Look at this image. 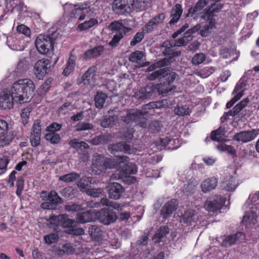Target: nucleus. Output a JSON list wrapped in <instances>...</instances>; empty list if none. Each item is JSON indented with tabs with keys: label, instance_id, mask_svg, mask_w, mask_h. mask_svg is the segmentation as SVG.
<instances>
[{
	"label": "nucleus",
	"instance_id": "f257e3e1",
	"mask_svg": "<svg viewBox=\"0 0 259 259\" xmlns=\"http://www.w3.org/2000/svg\"><path fill=\"white\" fill-rule=\"evenodd\" d=\"M35 85L29 78L20 79L15 82L11 91L4 90L0 93V107L4 110L11 109L14 102H28L33 96Z\"/></svg>",
	"mask_w": 259,
	"mask_h": 259
},
{
	"label": "nucleus",
	"instance_id": "f03ea898",
	"mask_svg": "<svg viewBox=\"0 0 259 259\" xmlns=\"http://www.w3.org/2000/svg\"><path fill=\"white\" fill-rule=\"evenodd\" d=\"M148 7V2L144 0H114L112 9L115 14L125 15L130 13L135 8L137 11L145 10Z\"/></svg>",
	"mask_w": 259,
	"mask_h": 259
},
{
	"label": "nucleus",
	"instance_id": "7ed1b4c3",
	"mask_svg": "<svg viewBox=\"0 0 259 259\" xmlns=\"http://www.w3.org/2000/svg\"><path fill=\"white\" fill-rule=\"evenodd\" d=\"M57 31L48 34H40L35 39V44L38 52L42 55H47L54 51V44L59 37Z\"/></svg>",
	"mask_w": 259,
	"mask_h": 259
},
{
	"label": "nucleus",
	"instance_id": "20e7f679",
	"mask_svg": "<svg viewBox=\"0 0 259 259\" xmlns=\"http://www.w3.org/2000/svg\"><path fill=\"white\" fill-rule=\"evenodd\" d=\"M64 9L68 13L71 19H76L77 21H81L86 17H91L93 14V11L87 4L73 5L66 4Z\"/></svg>",
	"mask_w": 259,
	"mask_h": 259
},
{
	"label": "nucleus",
	"instance_id": "39448f33",
	"mask_svg": "<svg viewBox=\"0 0 259 259\" xmlns=\"http://www.w3.org/2000/svg\"><path fill=\"white\" fill-rule=\"evenodd\" d=\"M147 113V111L143 112L138 109H131L128 110L125 116L121 117V120L126 124L135 123L142 127H146L147 126V119L145 115Z\"/></svg>",
	"mask_w": 259,
	"mask_h": 259
},
{
	"label": "nucleus",
	"instance_id": "423d86ee",
	"mask_svg": "<svg viewBox=\"0 0 259 259\" xmlns=\"http://www.w3.org/2000/svg\"><path fill=\"white\" fill-rule=\"evenodd\" d=\"M177 74L173 71H170L168 68H163V73L161 75L160 83L156 84L158 87V93L165 95L172 90L170 85L174 82Z\"/></svg>",
	"mask_w": 259,
	"mask_h": 259
},
{
	"label": "nucleus",
	"instance_id": "0eeeda50",
	"mask_svg": "<svg viewBox=\"0 0 259 259\" xmlns=\"http://www.w3.org/2000/svg\"><path fill=\"white\" fill-rule=\"evenodd\" d=\"M113 167L109 159L104 156L96 154L94 155L92 164L93 172L96 175H100L105 172L107 168H112Z\"/></svg>",
	"mask_w": 259,
	"mask_h": 259
},
{
	"label": "nucleus",
	"instance_id": "6e6552de",
	"mask_svg": "<svg viewBox=\"0 0 259 259\" xmlns=\"http://www.w3.org/2000/svg\"><path fill=\"white\" fill-rule=\"evenodd\" d=\"M97 219L102 224L109 225L114 223L117 217L115 212L109 208H102L96 212Z\"/></svg>",
	"mask_w": 259,
	"mask_h": 259
},
{
	"label": "nucleus",
	"instance_id": "1a4fd4ad",
	"mask_svg": "<svg viewBox=\"0 0 259 259\" xmlns=\"http://www.w3.org/2000/svg\"><path fill=\"white\" fill-rule=\"evenodd\" d=\"M175 46L173 45V41L168 40L164 41L161 45L160 48L163 49L162 51V54L165 56H168V58H165L163 59L167 60V66L169 65L174 61V58L179 56L181 52L174 49Z\"/></svg>",
	"mask_w": 259,
	"mask_h": 259
},
{
	"label": "nucleus",
	"instance_id": "9d476101",
	"mask_svg": "<svg viewBox=\"0 0 259 259\" xmlns=\"http://www.w3.org/2000/svg\"><path fill=\"white\" fill-rule=\"evenodd\" d=\"M130 158L126 156H120L117 158V163L125 177L137 173V167L136 164L129 163Z\"/></svg>",
	"mask_w": 259,
	"mask_h": 259
},
{
	"label": "nucleus",
	"instance_id": "9b49d317",
	"mask_svg": "<svg viewBox=\"0 0 259 259\" xmlns=\"http://www.w3.org/2000/svg\"><path fill=\"white\" fill-rule=\"evenodd\" d=\"M51 62L48 59L38 60L34 66L33 72L38 79H42L45 75L50 71Z\"/></svg>",
	"mask_w": 259,
	"mask_h": 259
},
{
	"label": "nucleus",
	"instance_id": "f8f14e48",
	"mask_svg": "<svg viewBox=\"0 0 259 259\" xmlns=\"http://www.w3.org/2000/svg\"><path fill=\"white\" fill-rule=\"evenodd\" d=\"M225 202L224 197L220 195H215L206 201L204 207L209 212H215L222 207Z\"/></svg>",
	"mask_w": 259,
	"mask_h": 259
},
{
	"label": "nucleus",
	"instance_id": "ddd939ff",
	"mask_svg": "<svg viewBox=\"0 0 259 259\" xmlns=\"http://www.w3.org/2000/svg\"><path fill=\"white\" fill-rule=\"evenodd\" d=\"M49 201L41 203L40 207L43 209H56L58 205L62 203V199L58 195L55 190H52L49 193Z\"/></svg>",
	"mask_w": 259,
	"mask_h": 259
},
{
	"label": "nucleus",
	"instance_id": "4468645a",
	"mask_svg": "<svg viewBox=\"0 0 259 259\" xmlns=\"http://www.w3.org/2000/svg\"><path fill=\"white\" fill-rule=\"evenodd\" d=\"M156 92H158L157 85L151 83L142 88L138 92L135 93V97L138 100H147L150 99Z\"/></svg>",
	"mask_w": 259,
	"mask_h": 259
},
{
	"label": "nucleus",
	"instance_id": "2eb2a0df",
	"mask_svg": "<svg viewBox=\"0 0 259 259\" xmlns=\"http://www.w3.org/2000/svg\"><path fill=\"white\" fill-rule=\"evenodd\" d=\"M130 21L126 20H121V21H114L110 24V29L117 32V34H121L122 38L124 35H127L131 32L132 28L128 26Z\"/></svg>",
	"mask_w": 259,
	"mask_h": 259
},
{
	"label": "nucleus",
	"instance_id": "dca6fc26",
	"mask_svg": "<svg viewBox=\"0 0 259 259\" xmlns=\"http://www.w3.org/2000/svg\"><path fill=\"white\" fill-rule=\"evenodd\" d=\"M258 132L257 129L242 131L235 134L233 140L238 142L247 143L253 140L258 134Z\"/></svg>",
	"mask_w": 259,
	"mask_h": 259
},
{
	"label": "nucleus",
	"instance_id": "f3484780",
	"mask_svg": "<svg viewBox=\"0 0 259 259\" xmlns=\"http://www.w3.org/2000/svg\"><path fill=\"white\" fill-rule=\"evenodd\" d=\"M106 190L109 197L113 200L119 199L124 192V188L123 186L116 182L109 183L106 186Z\"/></svg>",
	"mask_w": 259,
	"mask_h": 259
},
{
	"label": "nucleus",
	"instance_id": "a211bd4d",
	"mask_svg": "<svg viewBox=\"0 0 259 259\" xmlns=\"http://www.w3.org/2000/svg\"><path fill=\"white\" fill-rule=\"evenodd\" d=\"M8 131V124L4 120L0 119V147L9 145L12 141L13 135H7Z\"/></svg>",
	"mask_w": 259,
	"mask_h": 259
},
{
	"label": "nucleus",
	"instance_id": "6ab92c4d",
	"mask_svg": "<svg viewBox=\"0 0 259 259\" xmlns=\"http://www.w3.org/2000/svg\"><path fill=\"white\" fill-rule=\"evenodd\" d=\"M102 204L103 206H110L113 208L121 211L122 209L128 206L127 203H118L117 202L111 201L107 198H102L100 200V202L93 203V202H90L88 203V206L90 207H99Z\"/></svg>",
	"mask_w": 259,
	"mask_h": 259
},
{
	"label": "nucleus",
	"instance_id": "aec40b11",
	"mask_svg": "<svg viewBox=\"0 0 259 259\" xmlns=\"http://www.w3.org/2000/svg\"><path fill=\"white\" fill-rule=\"evenodd\" d=\"M178 203L175 199H172L167 202L160 210V215L163 219L168 218L177 209Z\"/></svg>",
	"mask_w": 259,
	"mask_h": 259
},
{
	"label": "nucleus",
	"instance_id": "412c9836",
	"mask_svg": "<svg viewBox=\"0 0 259 259\" xmlns=\"http://www.w3.org/2000/svg\"><path fill=\"white\" fill-rule=\"evenodd\" d=\"M249 102V99L248 98H246L236 105L232 109L230 110L228 112H225L221 118L222 121H227L229 116H234L237 115L247 106Z\"/></svg>",
	"mask_w": 259,
	"mask_h": 259
},
{
	"label": "nucleus",
	"instance_id": "4be33fe9",
	"mask_svg": "<svg viewBox=\"0 0 259 259\" xmlns=\"http://www.w3.org/2000/svg\"><path fill=\"white\" fill-rule=\"evenodd\" d=\"M108 150L112 154H115L118 152L130 153L131 147L129 144L125 142H119L109 144L108 146Z\"/></svg>",
	"mask_w": 259,
	"mask_h": 259
},
{
	"label": "nucleus",
	"instance_id": "5701e85b",
	"mask_svg": "<svg viewBox=\"0 0 259 259\" xmlns=\"http://www.w3.org/2000/svg\"><path fill=\"white\" fill-rule=\"evenodd\" d=\"M244 238V235L241 232L233 235H228L223 240L222 246L225 247H230Z\"/></svg>",
	"mask_w": 259,
	"mask_h": 259
},
{
	"label": "nucleus",
	"instance_id": "b1692460",
	"mask_svg": "<svg viewBox=\"0 0 259 259\" xmlns=\"http://www.w3.org/2000/svg\"><path fill=\"white\" fill-rule=\"evenodd\" d=\"M251 82V78L248 76L246 73H245L244 76L240 78V79L237 83L233 92L232 94H234L238 93H241L242 94V96L244 95V92L246 90L247 86H248Z\"/></svg>",
	"mask_w": 259,
	"mask_h": 259
},
{
	"label": "nucleus",
	"instance_id": "393cba45",
	"mask_svg": "<svg viewBox=\"0 0 259 259\" xmlns=\"http://www.w3.org/2000/svg\"><path fill=\"white\" fill-rule=\"evenodd\" d=\"M96 212L92 210H88L85 212H78L76 214V219L77 223L84 224L88 222L95 221Z\"/></svg>",
	"mask_w": 259,
	"mask_h": 259
},
{
	"label": "nucleus",
	"instance_id": "a878e982",
	"mask_svg": "<svg viewBox=\"0 0 259 259\" xmlns=\"http://www.w3.org/2000/svg\"><path fill=\"white\" fill-rule=\"evenodd\" d=\"M112 138L113 137L109 133L101 134L92 139L90 143L93 145L105 144L111 141Z\"/></svg>",
	"mask_w": 259,
	"mask_h": 259
},
{
	"label": "nucleus",
	"instance_id": "bb28decb",
	"mask_svg": "<svg viewBox=\"0 0 259 259\" xmlns=\"http://www.w3.org/2000/svg\"><path fill=\"white\" fill-rule=\"evenodd\" d=\"M182 13V5L179 4H176L171 10L170 17L172 19L169 22V24L170 25H173L177 23L179 20Z\"/></svg>",
	"mask_w": 259,
	"mask_h": 259
},
{
	"label": "nucleus",
	"instance_id": "cd10ccee",
	"mask_svg": "<svg viewBox=\"0 0 259 259\" xmlns=\"http://www.w3.org/2000/svg\"><path fill=\"white\" fill-rule=\"evenodd\" d=\"M218 180L214 177H211L205 180L201 185L202 191L204 193L211 191L217 186Z\"/></svg>",
	"mask_w": 259,
	"mask_h": 259
},
{
	"label": "nucleus",
	"instance_id": "c85d7f7f",
	"mask_svg": "<svg viewBox=\"0 0 259 259\" xmlns=\"http://www.w3.org/2000/svg\"><path fill=\"white\" fill-rule=\"evenodd\" d=\"M199 181L194 178L190 179L187 184L184 185L183 191L186 195H191L194 193Z\"/></svg>",
	"mask_w": 259,
	"mask_h": 259
},
{
	"label": "nucleus",
	"instance_id": "c756f323",
	"mask_svg": "<svg viewBox=\"0 0 259 259\" xmlns=\"http://www.w3.org/2000/svg\"><path fill=\"white\" fill-rule=\"evenodd\" d=\"M195 219L196 211L193 209H188L181 216L180 222L189 225L195 222Z\"/></svg>",
	"mask_w": 259,
	"mask_h": 259
},
{
	"label": "nucleus",
	"instance_id": "7c9ffc66",
	"mask_svg": "<svg viewBox=\"0 0 259 259\" xmlns=\"http://www.w3.org/2000/svg\"><path fill=\"white\" fill-rule=\"evenodd\" d=\"M104 51V48L102 45H100L92 49L88 50L84 54V59L88 60L100 56L102 54Z\"/></svg>",
	"mask_w": 259,
	"mask_h": 259
},
{
	"label": "nucleus",
	"instance_id": "2f4dec72",
	"mask_svg": "<svg viewBox=\"0 0 259 259\" xmlns=\"http://www.w3.org/2000/svg\"><path fill=\"white\" fill-rule=\"evenodd\" d=\"M169 233V229L167 226L160 227L157 230L155 234L153 237V240L155 243H158L162 241L166 237V235Z\"/></svg>",
	"mask_w": 259,
	"mask_h": 259
},
{
	"label": "nucleus",
	"instance_id": "473e14b6",
	"mask_svg": "<svg viewBox=\"0 0 259 259\" xmlns=\"http://www.w3.org/2000/svg\"><path fill=\"white\" fill-rule=\"evenodd\" d=\"M227 131L224 127H220L217 130L213 131L211 132L210 137L213 141L218 142H222L225 140L224 138L226 137V135Z\"/></svg>",
	"mask_w": 259,
	"mask_h": 259
},
{
	"label": "nucleus",
	"instance_id": "72a5a7b5",
	"mask_svg": "<svg viewBox=\"0 0 259 259\" xmlns=\"http://www.w3.org/2000/svg\"><path fill=\"white\" fill-rule=\"evenodd\" d=\"M117 117L115 115L105 116L100 120V125L103 128L112 127L116 125Z\"/></svg>",
	"mask_w": 259,
	"mask_h": 259
},
{
	"label": "nucleus",
	"instance_id": "f704fd0d",
	"mask_svg": "<svg viewBox=\"0 0 259 259\" xmlns=\"http://www.w3.org/2000/svg\"><path fill=\"white\" fill-rule=\"evenodd\" d=\"M208 2V0H199L194 7L189 9L187 17L190 15L192 17L194 14L201 11L207 5Z\"/></svg>",
	"mask_w": 259,
	"mask_h": 259
},
{
	"label": "nucleus",
	"instance_id": "c9c22d12",
	"mask_svg": "<svg viewBox=\"0 0 259 259\" xmlns=\"http://www.w3.org/2000/svg\"><path fill=\"white\" fill-rule=\"evenodd\" d=\"M75 62L76 58L70 53L66 67L63 71L64 75L68 76L73 71L75 66Z\"/></svg>",
	"mask_w": 259,
	"mask_h": 259
},
{
	"label": "nucleus",
	"instance_id": "e433bc0d",
	"mask_svg": "<svg viewBox=\"0 0 259 259\" xmlns=\"http://www.w3.org/2000/svg\"><path fill=\"white\" fill-rule=\"evenodd\" d=\"M238 183L236 182V179L233 176H231L228 180H226L222 184L223 189L232 191L235 190L238 186Z\"/></svg>",
	"mask_w": 259,
	"mask_h": 259
},
{
	"label": "nucleus",
	"instance_id": "4c0bfd02",
	"mask_svg": "<svg viewBox=\"0 0 259 259\" xmlns=\"http://www.w3.org/2000/svg\"><path fill=\"white\" fill-rule=\"evenodd\" d=\"M107 97L108 96L106 94L102 92H98L94 98L96 107L98 109H102Z\"/></svg>",
	"mask_w": 259,
	"mask_h": 259
},
{
	"label": "nucleus",
	"instance_id": "58836bf2",
	"mask_svg": "<svg viewBox=\"0 0 259 259\" xmlns=\"http://www.w3.org/2000/svg\"><path fill=\"white\" fill-rule=\"evenodd\" d=\"M257 214L253 211H248L245 213L242 222L246 224H254L256 223Z\"/></svg>",
	"mask_w": 259,
	"mask_h": 259
},
{
	"label": "nucleus",
	"instance_id": "ea45409f",
	"mask_svg": "<svg viewBox=\"0 0 259 259\" xmlns=\"http://www.w3.org/2000/svg\"><path fill=\"white\" fill-rule=\"evenodd\" d=\"M97 23V20L94 18H91L88 21H85L83 23L79 24L77 26V29L80 31L86 30L91 28Z\"/></svg>",
	"mask_w": 259,
	"mask_h": 259
},
{
	"label": "nucleus",
	"instance_id": "a19ab883",
	"mask_svg": "<svg viewBox=\"0 0 259 259\" xmlns=\"http://www.w3.org/2000/svg\"><path fill=\"white\" fill-rule=\"evenodd\" d=\"M77 225L78 223L77 220L75 221L74 220L69 219L67 215L64 214L61 226L64 228H67V230H71V229Z\"/></svg>",
	"mask_w": 259,
	"mask_h": 259
},
{
	"label": "nucleus",
	"instance_id": "79ce46f5",
	"mask_svg": "<svg viewBox=\"0 0 259 259\" xmlns=\"http://www.w3.org/2000/svg\"><path fill=\"white\" fill-rule=\"evenodd\" d=\"M217 148L223 152H226L233 157H236V151L235 149L232 146L227 145L224 143H221L217 146Z\"/></svg>",
	"mask_w": 259,
	"mask_h": 259
},
{
	"label": "nucleus",
	"instance_id": "37998d69",
	"mask_svg": "<svg viewBox=\"0 0 259 259\" xmlns=\"http://www.w3.org/2000/svg\"><path fill=\"white\" fill-rule=\"evenodd\" d=\"M45 138L47 141L54 145L60 143L61 140L60 136L55 132L46 134Z\"/></svg>",
	"mask_w": 259,
	"mask_h": 259
},
{
	"label": "nucleus",
	"instance_id": "c03bdc74",
	"mask_svg": "<svg viewBox=\"0 0 259 259\" xmlns=\"http://www.w3.org/2000/svg\"><path fill=\"white\" fill-rule=\"evenodd\" d=\"M80 177V175L76 172H71L60 177L59 180L66 183H72Z\"/></svg>",
	"mask_w": 259,
	"mask_h": 259
},
{
	"label": "nucleus",
	"instance_id": "a18cd8bd",
	"mask_svg": "<svg viewBox=\"0 0 259 259\" xmlns=\"http://www.w3.org/2000/svg\"><path fill=\"white\" fill-rule=\"evenodd\" d=\"M144 53L142 51H136L131 53L129 56L128 59L130 61L140 64L143 60Z\"/></svg>",
	"mask_w": 259,
	"mask_h": 259
},
{
	"label": "nucleus",
	"instance_id": "49530a36",
	"mask_svg": "<svg viewBox=\"0 0 259 259\" xmlns=\"http://www.w3.org/2000/svg\"><path fill=\"white\" fill-rule=\"evenodd\" d=\"M28 69V65L25 60H21L18 63L15 69L17 75H21L26 72Z\"/></svg>",
	"mask_w": 259,
	"mask_h": 259
},
{
	"label": "nucleus",
	"instance_id": "de8ad7c7",
	"mask_svg": "<svg viewBox=\"0 0 259 259\" xmlns=\"http://www.w3.org/2000/svg\"><path fill=\"white\" fill-rule=\"evenodd\" d=\"M162 124L158 120H152L149 124L148 129L150 133L155 134L161 131Z\"/></svg>",
	"mask_w": 259,
	"mask_h": 259
},
{
	"label": "nucleus",
	"instance_id": "09e8293b",
	"mask_svg": "<svg viewBox=\"0 0 259 259\" xmlns=\"http://www.w3.org/2000/svg\"><path fill=\"white\" fill-rule=\"evenodd\" d=\"M64 214H59L58 215H52L49 217L48 221L51 225L55 226H61Z\"/></svg>",
	"mask_w": 259,
	"mask_h": 259
},
{
	"label": "nucleus",
	"instance_id": "8fccbe9b",
	"mask_svg": "<svg viewBox=\"0 0 259 259\" xmlns=\"http://www.w3.org/2000/svg\"><path fill=\"white\" fill-rule=\"evenodd\" d=\"M175 113L179 116H184L189 114L190 109L186 105H177L174 110Z\"/></svg>",
	"mask_w": 259,
	"mask_h": 259
},
{
	"label": "nucleus",
	"instance_id": "3c124183",
	"mask_svg": "<svg viewBox=\"0 0 259 259\" xmlns=\"http://www.w3.org/2000/svg\"><path fill=\"white\" fill-rule=\"evenodd\" d=\"M192 39V37L190 34L187 35L184 34V36L173 42V45L175 47H181L182 46L186 45Z\"/></svg>",
	"mask_w": 259,
	"mask_h": 259
},
{
	"label": "nucleus",
	"instance_id": "603ef678",
	"mask_svg": "<svg viewBox=\"0 0 259 259\" xmlns=\"http://www.w3.org/2000/svg\"><path fill=\"white\" fill-rule=\"evenodd\" d=\"M89 233L92 238L98 239L102 236V231L96 225H92L89 228Z\"/></svg>",
	"mask_w": 259,
	"mask_h": 259
},
{
	"label": "nucleus",
	"instance_id": "864d4df0",
	"mask_svg": "<svg viewBox=\"0 0 259 259\" xmlns=\"http://www.w3.org/2000/svg\"><path fill=\"white\" fill-rule=\"evenodd\" d=\"M121 132H123L122 135L120 137V138L123 140H124L125 143H130L133 138L134 131L132 128H126L123 130Z\"/></svg>",
	"mask_w": 259,
	"mask_h": 259
},
{
	"label": "nucleus",
	"instance_id": "5fc2aeb1",
	"mask_svg": "<svg viewBox=\"0 0 259 259\" xmlns=\"http://www.w3.org/2000/svg\"><path fill=\"white\" fill-rule=\"evenodd\" d=\"M96 71L97 68L95 66H93L90 67L82 75V80L83 81L87 80L88 82H89L90 80L91 77H93L95 75Z\"/></svg>",
	"mask_w": 259,
	"mask_h": 259
},
{
	"label": "nucleus",
	"instance_id": "6e6d98bb",
	"mask_svg": "<svg viewBox=\"0 0 259 259\" xmlns=\"http://www.w3.org/2000/svg\"><path fill=\"white\" fill-rule=\"evenodd\" d=\"M163 73V68L159 69L156 71H153L147 75V79L149 80H154L158 79L160 81L161 75Z\"/></svg>",
	"mask_w": 259,
	"mask_h": 259
},
{
	"label": "nucleus",
	"instance_id": "4d7b16f0",
	"mask_svg": "<svg viewBox=\"0 0 259 259\" xmlns=\"http://www.w3.org/2000/svg\"><path fill=\"white\" fill-rule=\"evenodd\" d=\"M92 178L84 177L81 178L77 182V185L81 189H85L88 188L89 184L91 183Z\"/></svg>",
	"mask_w": 259,
	"mask_h": 259
},
{
	"label": "nucleus",
	"instance_id": "13d9d810",
	"mask_svg": "<svg viewBox=\"0 0 259 259\" xmlns=\"http://www.w3.org/2000/svg\"><path fill=\"white\" fill-rule=\"evenodd\" d=\"M159 25L152 19L150 20L143 28V30L145 33L151 32L154 29H156Z\"/></svg>",
	"mask_w": 259,
	"mask_h": 259
},
{
	"label": "nucleus",
	"instance_id": "bf43d9fd",
	"mask_svg": "<svg viewBox=\"0 0 259 259\" xmlns=\"http://www.w3.org/2000/svg\"><path fill=\"white\" fill-rule=\"evenodd\" d=\"M17 31L20 34H23L26 36L30 37L31 30L30 28L24 24H20L17 26Z\"/></svg>",
	"mask_w": 259,
	"mask_h": 259
},
{
	"label": "nucleus",
	"instance_id": "052dcab7",
	"mask_svg": "<svg viewBox=\"0 0 259 259\" xmlns=\"http://www.w3.org/2000/svg\"><path fill=\"white\" fill-rule=\"evenodd\" d=\"M167 60L161 59L157 61L156 63L150 65L147 68L148 71H152L155 70L157 68H161L165 66H167Z\"/></svg>",
	"mask_w": 259,
	"mask_h": 259
},
{
	"label": "nucleus",
	"instance_id": "680f3d73",
	"mask_svg": "<svg viewBox=\"0 0 259 259\" xmlns=\"http://www.w3.org/2000/svg\"><path fill=\"white\" fill-rule=\"evenodd\" d=\"M94 125L89 122H81L76 125V130L78 132L82 131H89L93 130Z\"/></svg>",
	"mask_w": 259,
	"mask_h": 259
},
{
	"label": "nucleus",
	"instance_id": "e2e57ef3",
	"mask_svg": "<svg viewBox=\"0 0 259 259\" xmlns=\"http://www.w3.org/2000/svg\"><path fill=\"white\" fill-rule=\"evenodd\" d=\"M205 59V55L203 53H198L195 54L192 59V63L194 65H198Z\"/></svg>",
	"mask_w": 259,
	"mask_h": 259
},
{
	"label": "nucleus",
	"instance_id": "0e129e2a",
	"mask_svg": "<svg viewBox=\"0 0 259 259\" xmlns=\"http://www.w3.org/2000/svg\"><path fill=\"white\" fill-rule=\"evenodd\" d=\"M145 31L143 30L142 32H137L134 38L132 39L130 45L132 46H135L137 44L140 43L144 37V33Z\"/></svg>",
	"mask_w": 259,
	"mask_h": 259
},
{
	"label": "nucleus",
	"instance_id": "69168bd1",
	"mask_svg": "<svg viewBox=\"0 0 259 259\" xmlns=\"http://www.w3.org/2000/svg\"><path fill=\"white\" fill-rule=\"evenodd\" d=\"M217 3H213L212 5L207 7L208 9V13H213L214 14L216 13H219L223 9L224 4Z\"/></svg>",
	"mask_w": 259,
	"mask_h": 259
},
{
	"label": "nucleus",
	"instance_id": "338daca9",
	"mask_svg": "<svg viewBox=\"0 0 259 259\" xmlns=\"http://www.w3.org/2000/svg\"><path fill=\"white\" fill-rule=\"evenodd\" d=\"M59 236L56 233H51L44 237L45 243L49 245L57 242Z\"/></svg>",
	"mask_w": 259,
	"mask_h": 259
},
{
	"label": "nucleus",
	"instance_id": "774afa93",
	"mask_svg": "<svg viewBox=\"0 0 259 259\" xmlns=\"http://www.w3.org/2000/svg\"><path fill=\"white\" fill-rule=\"evenodd\" d=\"M87 193L93 197H98L104 193V191L102 188H91L87 190Z\"/></svg>",
	"mask_w": 259,
	"mask_h": 259
}]
</instances>
